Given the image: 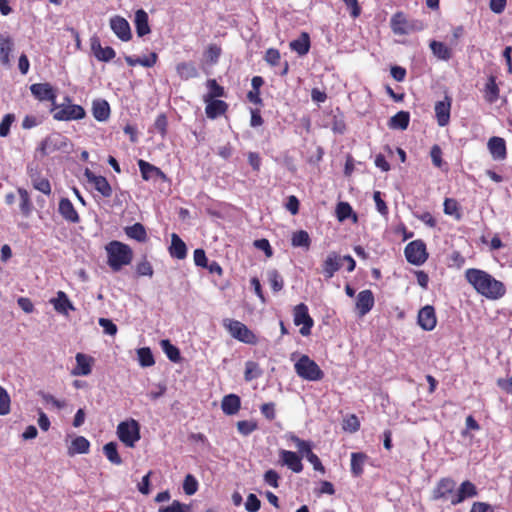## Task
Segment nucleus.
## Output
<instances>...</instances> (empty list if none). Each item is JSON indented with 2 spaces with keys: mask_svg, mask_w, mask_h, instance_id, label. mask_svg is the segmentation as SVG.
<instances>
[{
  "mask_svg": "<svg viewBox=\"0 0 512 512\" xmlns=\"http://www.w3.org/2000/svg\"><path fill=\"white\" fill-rule=\"evenodd\" d=\"M444 213L446 215L454 216L455 219L460 220L462 215L460 212V206L456 199L446 198L444 200Z\"/></svg>",
  "mask_w": 512,
  "mask_h": 512,
  "instance_id": "48",
  "label": "nucleus"
},
{
  "mask_svg": "<svg viewBox=\"0 0 512 512\" xmlns=\"http://www.w3.org/2000/svg\"><path fill=\"white\" fill-rule=\"evenodd\" d=\"M264 60L270 65V66H277L280 63L281 55L278 49L276 48H269L266 50L264 55Z\"/></svg>",
  "mask_w": 512,
  "mask_h": 512,
  "instance_id": "57",
  "label": "nucleus"
},
{
  "mask_svg": "<svg viewBox=\"0 0 512 512\" xmlns=\"http://www.w3.org/2000/svg\"><path fill=\"white\" fill-rule=\"evenodd\" d=\"M477 495L478 490L476 485L469 480H465L460 484L458 489H456L455 494L452 498V505L456 506L465 501L466 499L476 497Z\"/></svg>",
  "mask_w": 512,
  "mask_h": 512,
  "instance_id": "13",
  "label": "nucleus"
},
{
  "mask_svg": "<svg viewBox=\"0 0 512 512\" xmlns=\"http://www.w3.org/2000/svg\"><path fill=\"white\" fill-rule=\"evenodd\" d=\"M223 326L233 338L242 343L255 345L258 342L255 333L238 320L226 318L223 320Z\"/></svg>",
  "mask_w": 512,
  "mask_h": 512,
  "instance_id": "5",
  "label": "nucleus"
},
{
  "mask_svg": "<svg viewBox=\"0 0 512 512\" xmlns=\"http://www.w3.org/2000/svg\"><path fill=\"white\" fill-rule=\"evenodd\" d=\"M375 304L374 294L371 290L366 289L358 293L356 298V309L359 316L369 313Z\"/></svg>",
  "mask_w": 512,
  "mask_h": 512,
  "instance_id": "17",
  "label": "nucleus"
},
{
  "mask_svg": "<svg viewBox=\"0 0 512 512\" xmlns=\"http://www.w3.org/2000/svg\"><path fill=\"white\" fill-rule=\"evenodd\" d=\"M442 149L439 145L435 144L431 147L430 150V156L432 163L435 167L441 168L444 164V161L442 159Z\"/></svg>",
  "mask_w": 512,
  "mask_h": 512,
  "instance_id": "60",
  "label": "nucleus"
},
{
  "mask_svg": "<svg viewBox=\"0 0 512 512\" xmlns=\"http://www.w3.org/2000/svg\"><path fill=\"white\" fill-rule=\"evenodd\" d=\"M373 199L375 201L377 211L384 217H387L389 214L388 206L386 202L382 199V194L380 191H375L373 194Z\"/></svg>",
  "mask_w": 512,
  "mask_h": 512,
  "instance_id": "58",
  "label": "nucleus"
},
{
  "mask_svg": "<svg viewBox=\"0 0 512 512\" xmlns=\"http://www.w3.org/2000/svg\"><path fill=\"white\" fill-rule=\"evenodd\" d=\"M110 27L120 40L127 42L132 38L129 22L124 17H112L110 19Z\"/></svg>",
  "mask_w": 512,
  "mask_h": 512,
  "instance_id": "14",
  "label": "nucleus"
},
{
  "mask_svg": "<svg viewBox=\"0 0 512 512\" xmlns=\"http://www.w3.org/2000/svg\"><path fill=\"white\" fill-rule=\"evenodd\" d=\"M33 187L45 195L51 194V184L47 178L37 177L32 180Z\"/></svg>",
  "mask_w": 512,
  "mask_h": 512,
  "instance_id": "56",
  "label": "nucleus"
},
{
  "mask_svg": "<svg viewBox=\"0 0 512 512\" xmlns=\"http://www.w3.org/2000/svg\"><path fill=\"white\" fill-rule=\"evenodd\" d=\"M107 264L114 272L120 271L124 266L131 264L133 250L123 242L113 240L106 244Z\"/></svg>",
  "mask_w": 512,
  "mask_h": 512,
  "instance_id": "2",
  "label": "nucleus"
},
{
  "mask_svg": "<svg viewBox=\"0 0 512 512\" xmlns=\"http://www.w3.org/2000/svg\"><path fill=\"white\" fill-rule=\"evenodd\" d=\"M291 244L293 247H303L309 249L311 245V239L307 231L299 230L292 234Z\"/></svg>",
  "mask_w": 512,
  "mask_h": 512,
  "instance_id": "41",
  "label": "nucleus"
},
{
  "mask_svg": "<svg viewBox=\"0 0 512 512\" xmlns=\"http://www.w3.org/2000/svg\"><path fill=\"white\" fill-rule=\"evenodd\" d=\"M267 279L274 293H277L283 289L284 279L276 269L268 270Z\"/></svg>",
  "mask_w": 512,
  "mask_h": 512,
  "instance_id": "46",
  "label": "nucleus"
},
{
  "mask_svg": "<svg viewBox=\"0 0 512 512\" xmlns=\"http://www.w3.org/2000/svg\"><path fill=\"white\" fill-rule=\"evenodd\" d=\"M287 439L293 442L296 445L298 452L302 455H305V457L313 452L312 443L310 441L303 440L292 433L287 436Z\"/></svg>",
  "mask_w": 512,
  "mask_h": 512,
  "instance_id": "47",
  "label": "nucleus"
},
{
  "mask_svg": "<svg viewBox=\"0 0 512 512\" xmlns=\"http://www.w3.org/2000/svg\"><path fill=\"white\" fill-rule=\"evenodd\" d=\"M258 425L256 421L241 420L237 422V430L240 434L247 436L257 430Z\"/></svg>",
  "mask_w": 512,
  "mask_h": 512,
  "instance_id": "53",
  "label": "nucleus"
},
{
  "mask_svg": "<svg viewBox=\"0 0 512 512\" xmlns=\"http://www.w3.org/2000/svg\"><path fill=\"white\" fill-rule=\"evenodd\" d=\"M160 344L162 350L170 361L177 363L181 360L180 350L175 345H173L170 340H162Z\"/></svg>",
  "mask_w": 512,
  "mask_h": 512,
  "instance_id": "42",
  "label": "nucleus"
},
{
  "mask_svg": "<svg viewBox=\"0 0 512 512\" xmlns=\"http://www.w3.org/2000/svg\"><path fill=\"white\" fill-rule=\"evenodd\" d=\"M90 48L95 58L101 62H109L116 56L112 47H102L101 41L96 35L90 38Z\"/></svg>",
  "mask_w": 512,
  "mask_h": 512,
  "instance_id": "12",
  "label": "nucleus"
},
{
  "mask_svg": "<svg viewBox=\"0 0 512 512\" xmlns=\"http://www.w3.org/2000/svg\"><path fill=\"white\" fill-rule=\"evenodd\" d=\"M14 42L9 35L0 34V63L9 65L10 54L13 51Z\"/></svg>",
  "mask_w": 512,
  "mask_h": 512,
  "instance_id": "28",
  "label": "nucleus"
},
{
  "mask_svg": "<svg viewBox=\"0 0 512 512\" xmlns=\"http://www.w3.org/2000/svg\"><path fill=\"white\" fill-rule=\"evenodd\" d=\"M456 491V482L451 477L439 479L432 491L433 500H449L452 504V498Z\"/></svg>",
  "mask_w": 512,
  "mask_h": 512,
  "instance_id": "9",
  "label": "nucleus"
},
{
  "mask_svg": "<svg viewBox=\"0 0 512 512\" xmlns=\"http://www.w3.org/2000/svg\"><path fill=\"white\" fill-rule=\"evenodd\" d=\"M221 53L222 49L220 46L216 44L208 45L204 52L206 62L212 65L216 64L220 58Z\"/></svg>",
  "mask_w": 512,
  "mask_h": 512,
  "instance_id": "51",
  "label": "nucleus"
},
{
  "mask_svg": "<svg viewBox=\"0 0 512 512\" xmlns=\"http://www.w3.org/2000/svg\"><path fill=\"white\" fill-rule=\"evenodd\" d=\"M280 459L283 465H286L294 473H300L303 470L301 457L293 451L281 450Z\"/></svg>",
  "mask_w": 512,
  "mask_h": 512,
  "instance_id": "24",
  "label": "nucleus"
},
{
  "mask_svg": "<svg viewBox=\"0 0 512 512\" xmlns=\"http://www.w3.org/2000/svg\"><path fill=\"white\" fill-rule=\"evenodd\" d=\"M76 366L72 369L73 376H87L92 371L94 358L84 353H77L75 356Z\"/></svg>",
  "mask_w": 512,
  "mask_h": 512,
  "instance_id": "18",
  "label": "nucleus"
},
{
  "mask_svg": "<svg viewBox=\"0 0 512 512\" xmlns=\"http://www.w3.org/2000/svg\"><path fill=\"white\" fill-rule=\"evenodd\" d=\"M293 321L296 326L302 325L299 332L302 336H309L314 325V320L309 314L306 304L300 303L293 309Z\"/></svg>",
  "mask_w": 512,
  "mask_h": 512,
  "instance_id": "8",
  "label": "nucleus"
},
{
  "mask_svg": "<svg viewBox=\"0 0 512 512\" xmlns=\"http://www.w3.org/2000/svg\"><path fill=\"white\" fill-rule=\"evenodd\" d=\"M90 442L83 436H77L73 439L71 446L69 447L68 454H86L89 452Z\"/></svg>",
  "mask_w": 512,
  "mask_h": 512,
  "instance_id": "39",
  "label": "nucleus"
},
{
  "mask_svg": "<svg viewBox=\"0 0 512 512\" xmlns=\"http://www.w3.org/2000/svg\"><path fill=\"white\" fill-rule=\"evenodd\" d=\"M206 104L205 113L207 118L216 119L222 115H224L229 105L223 100L220 99H212V100H203Z\"/></svg>",
  "mask_w": 512,
  "mask_h": 512,
  "instance_id": "21",
  "label": "nucleus"
},
{
  "mask_svg": "<svg viewBox=\"0 0 512 512\" xmlns=\"http://www.w3.org/2000/svg\"><path fill=\"white\" fill-rule=\"evenodd\" d=\"M465 279L478 294L489 300H499L505 296L507 291L502 281L497 280L491 274L481 269H467L465 271Z\"/></svg>",
  "mask_w": 512,
  "mask_h": 512,
  "instance_id": "1",
  "label": "nucleus"
},
{
  "mask_svg": "<svg viewBox=\"0 0 512 512\" xmlns=\"http://www.w3.org/2000/svg\"><path fill=\"white\" fill-rule=\"evenodd\" d=\"M311 47L310 36L307 32H302L300 36L290 42V48L299 56L306 55Z\"/></svg>",
  "mask_w": 512,
  "mask_h": 512,
  "instance_id": "26",
  "label": "nucleus"
},
{
  "mask_svg": "<svg viewBox=\"0 0 512 512\" xmlns=\"http://www.w3.org/2000/svg\"><path fill=\"white\" fill-rule=\"evenodd\" d=\"M84 176L101 196L104 198H110L112 196V187L104 176L96 175L88 168L85 169Z\"/></svg>",
  "mask_w": 512,
  "mask_h": 512,
  "instance_id": "11",
  "label": "nucleus"
},
{
  "mask_svg": "<svg viewBox=\"0 0 512 512\" xmlns=\"http://www.w3.org/2000/svg\"><path fill=\"white\" fill-rule=\"evenodd\" d=\"M198 489L197 480L191 474H188L183 482V490L187 495H193Z\"/></svg>",
  "mask_w": 512,
  "mask_h": 512,
  "instance_id": "59",
  "label": "nucleus"
},
{
  "mask_svg": "<svg viewBox=\"0 0 512 512\" xmlns=\"http://www.w3.org/2000/svg\"><path fill=\"white\" fill-rule=\"evenodd\" d=\"M64 103L55 104L50 108L53 118L57 121L81 120L86 117L85 109L78 104H72L70 97L64 98Z\"/></svg>",
  "mask_w": 512,
  "mask_h": 512,
  "instance_id": "3",
  "label": "nucleus"
},
{
  "mask_svg": "<svg viewBox=\"0 0 512 512\" xmlns=\"http://www.w3.org/2000/svg\"><path fill=\"white\" fill-rule=\"evenodd\" d=\"M139 170L141 172V176L145 181L152 180V179H161L165 180L166 175L165 173L158 167L154 166L153 164L140 159L138 161Z\"/></svg>",
  "mask_w": 512,
  "mask_h": 512,
  "instance_id": "23",
  "label": "nucleus"
},
{
  "mask_svg": "<svg viewBox=\"0 0 512 512\" xmlns=\"http://www.w3.org/2000/svg\"><path fill=\"white\" fill-rule=\"evenodd\" d=\"M342 267V257L335 251L330 252L322 263V273L325 279H331Z\"/></svg>",
  "mask_w": 512,
  "mask_h": 512,
  "instance_id": "15",
  "label": "nucleus"
},
{
  "mask_svg": "<svg viewBox=\"0 0 512 512\" xmlns=\"http://www.w3.org/2000/svg\"><path fill=\"white\" fill-rule=\"evenodd\" d=\"M368 456L363 452L351 454V473L354 477H360L364 472V464Z\"/></svg>",
  "mask_w": 512,
  "mask_h": 512,
  "instance_id": "36",
  "label": "nucleus"
},
{
  "mask_svg": "<svg viewBox=\"0 0 512 512\" xmlns=\"http://www.w3.org/2000/svg\"><path fill=\"white\" fill-rule=\"evenodd\" d=\"M18 194L20 197V210L24 216H29L33 209V204L30 199L28 191L24 188H18Z\"/></svg>",
  "mask_w": 512,
  "mask_h": 512,
  "instance_id": "45",
  "label": "nucleus"
},
{
  "mask_svg": "<svg viewBox=\"0 0 512 512\" xmlns=\"http://www.w3.org/2000/svg\"><path fill=\"white\" fill-rule=\"evenodd\" d=\"M159 512H191L190 506L174 500L169 506H161Z\"/></svg>",
  "mask_w": 512,
  "mask_h": 512,
  "instance_id": "54",
  "label": "nucleus"
},
{
  "mask_svg": "<svg viewBox=\"0 0 512 512\" xmlns=\"http://www.w3.org/2000/svg\"><path fill=\"white\" fill-rule=\"evenodd\" d=\"M430 49L434 56L443 61H448L452 57V49L440 41L432 40L430 42Z\"/></svg>",
  "mask_w": 512,
  "mask_h": 512,
  "instance_id": "37",
  "label": "nucleus"
},
{
  "mask_svg": "<svg viewBox=\"0 0 512 512\" xmlns=\"http://www.w3.org/2000/svg\"><path fill=\"white\" fill-rule=\"evenodd\" d=\"M54 309L62 314H67L69 310H75V307L73 306L72 302L69 300L68 296L63 291L57 292V297L51 299L50 301Z\"/></svg>",
  "mask_w": 512,
  "mask_h": 512,
  "instance_id": "31",
  "label": "nucleus"
},
{
  "mask_svg": "<svg viewBox=\"0 0 512 512\" xmlns=\"http://www.w3.org/2000/svg\"><path fill=\"white\" fill-rule=\"evenodd\" d=\"M92 114L97 121H106L110 116V106L106 100L93 101Z\"/></svg>",
  "mask_w": 512,
  "mask_h": 512,
  "instance_id": "32",
  "label": "nucleus"
},
{
  "mask_svg": "<svg viewBox=\"0 0 512 512\" xmlns=\"http://www.w3.org/2000/svg\"><path fill=\"white\" fill-rule=\"evenodd\" d=\"M344 430L354 433L359 430L360 422L355 414L348 416L343 423Z\"/></svg>",
  "mask_w": 512,
  "mask_h": 512,
  "instance_id": "62",
  "label": "nucleus"
},
{
  "mask_svg": "<svg viewBox=\"0 0 512 512\" xmlns=\"http://www.w3.org/2000/svg\"><path fill=\"white\" fill-rule=\"evenodd\" d=\"M391 28L397 35H405L409 33L408 23L403 12H397L392 16Z\"/></svg>",
  "mask_w": 512,
  "mask_h": 512,
  "instance_id": "35",
  "label": "nucleus"
},
{
  "mask_svg": "<svg viewBox=\"0 0 512 512\" xmlns=\"http://www.w3.org/2000/svg\"><path fill=\"white\" fill-rule=\"evenodd\" d=\"M170 255L173 258L182 260L187 255V247L184 241L176 234L171 236V246L169 248Z\"/></svg>",
  "mask_w": 512,
  "mask_h": 512,
  "instance_id": "29",
  "label": "nucleus"
},
{
  "mask_svg": "<svg viewBox=\"0 0 512 512\" xmlns=\"http://www.w3.org/2000/svg\"><path fill=\"white\" fill-rule=\"evenodd\" d=\"M484 98L489 104L495 103L499 99V87L496 83V77L490 75L484 87Z\"/></svg>",
  "mask_w": 512,
  "mask_h": 512,
  "instance_id": "30",
  "label": "nucleus"
},
{
  "mask_svg": "<svg viewBox=\"0 0 512 512\" xmlns=\"http://www.w3.org/2000/svg\"><path fill=\"white\" fill-rule=\"evenodd\" d=\"M125 234L140 243L147 241V232L143 224L135 223L124 228Z\"/></svg>",
  "mask_w": 512,
  "mask_h": 512,
  "instance_id": "38",
  "label": "nucleus"
},
{
  "mask_svg": "<svg viewBox=\"0 0 512 512\" xmlns=\"http://www.w3.org/2000/svg\"><path fill=\"white\" fill-rule=\"evenodd\" d=\"M205 85L208 91L203 96V100L218 99L226 96L224 87L218 84L216 79H208Z\"/></svg>",
  "mask_w": 512,
  "mask_h": 512,
  "instance_id": "34",
  "label": "nucleus"
},
{
  "mask_svg": "<svg viewBox=\"0 0 512 512\" xmlns=\"http://www.w3.org/2000/svg\"><path fill=\"white\" fill-rule=\"evenodd\" d=\"M58 212L67 222L79 223L80 216L73 203L68 198H61L58 205Z\"/></svg>",
  "mask_w": 512,
  "mask_h": 512,
  "instance_id": "22",
  "label": "nucleus"
},
{
  "mask_svg": "<svg viewBox=\"0 0 512 512\" xmlns=\"http://www.w3.org/2000/svg\"><path fill=\"white\" fill-rule=\"evenodd\" d=\"M294 370L301 379L306 381H321L325 375L319 365L305 354L295 362Z\"/></svg>",
  "mask_w": 512,
  "mask_h": 512,
  "instance_id": "4",
  "label": "nucleus"
},
{
  "mask_svg": "<svg viewBox=\"0 0 512 512\" xmlns=\"http://www.w3.org/2000/svg\"><path fill=\"white\" fill-rule=\"evenodd\" d=\"M488 150L494 160H505L507 158L506 142L503 138L493 136L488 140Z\"/></svg>",
  "mask_w": 512,
  "mask_h": 512,
  "instance_id": "19",
  "label": "nucleus"
},
{
  "mask_svg": "<svg viewBox=\"0 0 512 512\" xmlns=\"http://www.w3.org/2000/svg\"><path fill=\"white\" fill-rule=\"evenodd\" d=\"M134 24L138 37H143L151 32L148 14L143 9H138L135 12Z\"/></svg>",
  "mask_w": 512,
  "mask_h": 512,
  "instance_id": "25",
  "label": "nucleus"
},
{
  "mask_svg": "<svg viewBox=\"0 0 512 512\" xmlns=\"http://www.w3.org/2000/svg\"><path fill=\"white\" fill-rule=\"evenodd\" d=\"M410 122V114L407 111H399L391 117L389 121L390 128L393 129H407Z\"/></svg>",
  "mask_w": 512,
  "mask_h": 512,
  "instance_id": "40",
  "label": "nucleus"
},
{
  "mask_svg": "<svg viewBox=\"0 0 512 512\" xmlns=\"http://www.w3.org/2000/svg\"><path fill=\"white\" fill-rule=\"evenodd\" d=\"M30 91L38 101H48L51 107L56 104L57 90L50 83H34L30 86Z\"/></svg>",
  "mask_w": 512,
  "mask_h": 512,
  "instance_id": "10",
  "label": "nucleus"
},
{
  "mask_svg": "<svg viewBox=\"0 0 512 512\" xmlns=\"http://www.w3.org/2000/svg\"><path fill=\"white\" fill-rule=\"evenodd\" d=\"M280 476L277 471L269 469L264 473V481L273 488L279 487Z\"/></svg>",
  "mask_w": 512,
  "mask_h": 512,
  "instance_id": "64",
  "label": "nucleus"
},
{
  "mask_svg": "<svg viewBox=\"0 0 512 512\" xmlns=\"http://www.w3.org/2000/svg\"><path fill=\"white\" fill-rule=\"evenodd\" d=\"M139 364L142 367H150L155 364L154 356L148 347H142L137 350Z\"/></svg>",
  "mask_w": 512,
  "mask_h": 512,
  "instance_id": "49",
  "label": "nucleus"
},
{
  "mask_svg": "<svg viewBox=\"0 0 512 512\" xmlns=\"http://www.w3.org/2000/svg\"><path fill=\"white\" fill-rule=\"evenodd\" d=\"M15 121V115L8 113L4 115L0 122V137H7L10 133L11 125Z\"/></svg>",
  "mask_w": 512,
  "mask_h": 512,
  "instance_id": "55",
  "label": "nucleus"
},
{
  "mask_svg": "<svg viewBox=\"0 0 512 512\" xmlns=\"http://www.w3.org/2000/svg\"><path fill=\"white\" fill-rule=\"evenodd\" d=\"M103 452L106 458L114 465H121L122 464V458L120 457L118 450H117V444L115 442H109L104 445Z\"/></svg>",
  "mask_w": 512,
  "mask_h": 512,
  "instance_id": "44",
  "label": "nucleus"
},
{
  "mask_svg": "<svg viewBox=\"0 0 512 512\" xmlns=\"http://www.w3.org/2000/svg\"><path fill=\"white\" fill-rule=\"evenodd\" d=\"M176 73L182 80H189L199 76L198 69L193 62H180L176 65Z\"/></svg>",
  "mask_w": 512,
  "mask_h": 512,
  "instance_id": "33",
  "label": "nucleus"
},
{
  "mask_svg": "<svg viewBox=\"0 0 512 512\" xmlns=\"http://www.w3.org/2000/svg\"><path fill=\"white\" fill-rule=\"evenodd\" d=\"M406 260L413 265H422L428 259L426 244L422 240L408 243L404 249Z\"/></svg>",
  "mask_w": 512,
  "mask_h": 512,
  "instance_id": "7",
  "label": "nucleus"
},
{
  "mask_svg": "<svg viewBox=\"0 0 512 512\" xmlns=\"http://www.w3.org/2000/svg\"><path fill=\"white\" fill-rule=\"evenodd\" d=\"M117 436L127 447H135L141 437L140 424L133 418L120 422L117 426Z\"/></svg>",
  "mask_w": 512,
  "mask_h": 512,
  "instance_id": "6",
  "label": "nucleus"
},
{
  "mask_svg": "<svg viewBox=\"0 0 512 512\" xmlns=\"http://www.w3.org/2000/svg\"><path fill=\"white\" fill-rule=\"evenodd\" d=\"M241 407V399L236 394H229L223 397L221 402L222 411L226 415H234L238 413Z\"/></svg>",
  "mask_w": 512,
  "mask_h": 512,
  "instance_id": "27",
  "label": "nucleus"
},
{
  "mask_svg": "<svg viewBox=\"0 0 512 512\" xmlns=\"http://www.w3.org/2000/svg\"><path fill=\"white\" fill-rule=\"evenodd\" d=\"M418 324L425 331H431L436 327L437 317L433 306L426 305L419 310Z\"/></svg>",
  "mask_w": 512,
  "mask_h": 512,
  "instance_id": "16",
  "label": "nucleus"
},
{
  "mask_svg": "<svg viewBox=\"0 0 512 512\" xmlns=\"http://www.w3.org/2000/svg\"><path fill=\"white\" fill-rule=\"evenodd\" d=\"M357 220V215L353 213L352 207L348 202H339L336 206V216L339 221H344L350 216Z\"/></svg>",
  "mask_w": 512,
  "mask_h": 512,
  "instance_id": "50",
  "label": "nucleus"
},
{
  "mask_svg": "<svg viewBox=\"0 0 512 512\" xmlns=\"http://www.w3.org/2000/svg\"><path fill=\"white\" fill-rule=\"evenodd\" d=\"M260 508H261V501L258 499V497L255 494L250 493L247 496V499L245 502V509L248 512H257L260 510Z\"/></svg>",
  "mask_w": 512,
  "mask_h": 512,
  "instance_id": "61",
  "label": "nucleus"
},
{
  "mask_svg": "<svg viewBox=\"0 0 512 512\" xmlns=\"http://www.w3.org/2000/svg\"><path fill=\"white\" fill-rule=\"evenodd\" d=\"M451 104L452 99L449 96H445L444 100L438 101L435 104L437 123L441 127L446 126L450 121Z\"/></svg>",
  "mask_w": 512,
  "mask_h": 512,
  "instance_id": "20",
  "label": "nucleus"
},
{
  "mask_svg": "<svg viewBox=\"0 0 512 512\" xmlns=\"http://www.w3.org/2000/svg\"><path fill=\"white\" fill-rule=\"evenodd\" d=\"M167 126L168 121L166 115L164 113L159 114L155 119L154 127L162 137H165L167 134Z\"/></svg>",
  "mask_w": 512,
  "mask_h": 512,
  "instance_id": "63",
  "label": "nucleus"
},
{
  "mask_svg": "<svg viewBox=\"0 0 512 512\" xmlns=\"http://www.w3.org/2000/svg\"><path fill=\"white\" fill-rule=\"evenodd\" d=\"M262 373L263 371L257 362L247 361L245 363L244 379L246 382H250L261 377Z\"/></svg>",
  "mask_w": 512,
  "mask_h": 512,
  "instance_id": "43",
  "label": "nucleus"
},
{
  "mask_svg": "<svg viewBox=\"0 0 512 512\" xmlns=\"http://www.w3.org/2000/svg\"><path fill=\"white\" fill-rule=\"evenodd\" d=\"M11 398L7 390L0 386V415L5 416L10 413Z\"/></svg>",
  "mask_w": 512,
  "mask_h": 512,
  "instance_id": "52",
  "label": "nucleus"
}]
</instances>
